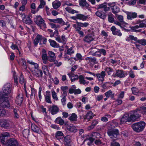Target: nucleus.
I'll return each mask as SVG.
<instances>
[{"label": "nucleus", "instance_id": "1", "mask_svg": "<svg viewBox=\"0 0 146 146\" xmlns=\"http://www.w3.org/2000/svg\"><path fill=\"white\" fill-rule=\"evenodd\" d=\"M34 21L35 23L42 30L46 28V25L45 21L40 15L36 16L34 18Z\"/></svg>", "mask_w": 146, "mask_h": 146}, {"label": "nucleus", "instance_id": "2", "mask_svg": "<svg viewBox=\"0 0 146 146\" xmlns=\"http://www.w3.org/2000/svg\"><path fill=\"white\" fill-rule=\"evenodd\" d=\"M12 85L9 83H7L3 86V93L1 96L8 97L12 93Z\"/></svg>", "mask_w": 146, "mask_h": 146}, {"label": "nucleus", "instance_id": "3", "mask_svg": "<svg viewBox=\"0 0 146 146\" xmlns=\"http://www.w3.org/2000/svg\"><path fill=\"white\" fill-rule=\"evenodd\" d=\"M145 125L146 124L144 122L141 121L133 124L132 125V127L134 131L136 132H139L143 130Z\"/></svg>", "mask_w": 146, "mask_h": 146}, {"label": "nucleus", "instance_id": "4", "mask_svg": "<svg viewBox=\"0 0 146 146\" xmlns=\"http://www.w3.org/2000/svg\"><path fill=\"white\" fill-rule=\"evenodd\" d=\"M8 97L0 96V106L4 108H8L10 107V104L8 100Z\"/></svg>", "mask_w": 146, "mask_h": 146}, {"label": "nucleus", "instance_id": "5", "mask_svg": "<svg viewBox=\"0 0 146 146\" xmlns=\"http://www.w3.org/2000/svg\"><path fill=\"white\" fill-rule=\"evenodd\" d=\"M139 108L140 107L133 111V113L129 116V121H134L141 117V111L139 110Z\"/></svg>", "mask_w": 146, "mask_h": 146}, {"label": "nucleus", "instance_id": "6", "mask_svg": "<svg viewBox=\"0 0 146 146\" xmlns=\"http://www.w3.org/2000/svg\"><path fill=\"white\" fill-rule=\"evenodd\" d=\"M107 132L109 136L111 139L116 138L119 135V130L116 129H108Z\"/></svg>", "mask_w": 146, "mask_h": 146}, {"label": "nucleus", "instance_id": "7", "mask_svg": "<svg viewBox=\"0 0 146 146\" xmlns=\"http://www.w3.org/2000/svg\"><path fill=\"white\" fill-rule=\"evenodd\" d=\"M108 5L110 7L113 13L116 14L119 11V8L116 5L115 2L108 3Z\"/></svg>", "mask_w": 146, "mask_h": 146}, {"label": "nucleus", "instance_id": "8", "mask_svg": "<svg viewBox=\"0 0 146 146\" xmlns=\"http://www.w3.org/2000/svg\"><path fill=\"white\" fill-rule=\"evenodd\" d=\"M6 145L7 146H18V144L16 139L11 138L7 140Z\"/></svg>", "mask_w": 146, "mask_h": 146}, {"label": "nucleus", "instance_id": "9", "mask_svg": "<svg viewBox=\"0 0 146 146\" xmlns=\"http://www.w3.org/2000/svg\"><path fill=\"white\" fill-rule=\"evenodd\" d=\"M94 32L92 31L91 34H88L85 36L83 39L84 41L88 43L94 40Z\"/></svg>", "mask_w": 146, "mask_h": 146}, {"label": "nucleus", "instance_id": "10", "mask_svg": "<svg viewBox=\"0 0 146 146\" xmlns=\"http://www.w3.org/2000/svg\"><path fill=\"white\" fill-rule=\"evenodd\" d=\"M48 110L52 115H54L58 112L59 109L56 105H54L52 106H50Z\"/></svg>", "mask_w": 146, "mask_h": 146}, {"label": "nucleus", "instance_id": "11", "mask_svg": "<svg viewBox=\"0 0 146 146\" xmlns=\"http://www.w3.org/2000/svg\"><path fill=\"white\" fill-rule=\"evenodd\" d=\"M32 72L34 76L38 78L42 77L43 74L42 71L38 68L35 69L32 71Z\"/></svg>", "mask_w": 146, "mask_h": 146}, {"label": "nucleus", "instance_id": "12", "mask_svg": "<svg viewBox=\"0 0 146 146\" xmlns=\"http://www.w3.org/2000/svg\"><path fill=\"white\" fill-rule=\"evenodd\" d=\"M9 136V134L8 133L5 132L0 137V141L2 143L6 145L7 137Z\"/></svg>", "mask_w": 146, "mask_h": 146}, {"label": "nucleus", "instance_id": "13", "mask_svg": "<svg viewBox=\"0 0 146 146\" xmlns=\"http://www.w3.org/2000/svg\"><path fill=\"white\" fill-rule=\"evenodd\" d=\"M110 30L114 35H117L119 36H121L122 35V33L120 32V30L117 29L115 26L112 27L110 28Z\"/></svg>", "mask_w": 146, "mask_h": 146}, {"label": "nucleus", "instance_id": "14", "mask_svg": "<svg viewBox=\"0 0 146 146\" xmlns=\"http://www.w3.org/2000/svg\"><path fill=\"white\" fill-rule=\"evenodd\" d=\"M64 136V134L62 131H58L55 134V137L57 140L59 141L61 143L60 140L63 139Z\"/></svg>", "mask_w": 146, "mask_h": 146}, {"label": "nucleus", "instance_id": "15", "mask_svg": "<svg viewBox=\"0 0 146 146\" xmlns=\"http://www.w3.org/2000/svg\"><path fill=\"white\" fill-rule=\"evenodd\" d=\"M129 115L127 113L124 114L122 117L120 121L121 123L124 124L127 121L128 122L131 121H129Z\"/></svg>", "mask_w": 146, "mask_h": 146}, {"label": "nucleus", "instance_id": "16", "mask_svg": "<svg viewBox=\"0 0 146 146\" xmlns=\"http://www.w3.org/2000/svg\"><path fill=\"white\" fill-rule=\"evenodd\" d=\"M106 75L105 71H102L100 73H98L96 74V76L99 81L103 82L104 80V77Z\"/></svg>", "mask_w": 146, "mask_h": 146}, {"label": "nucleus", "instance_id": "17", "mask_svg": "<svg viewBox=\"0 0 146 146\" xmlns=\"http://www.w3.org/2000/svg\"><path fill=\"white\" fill-rule=\"evenodd\" d=\"M127 74H125L123 71L122 70H116L115 75L118 77L122 78L125 77Z\"/></svg>", "mask_w": 146, "mask_h": 146}, {"label": "nucleus", "instance_id": "18", "mask_svg": "<svg viewBox=\"0 0 146 146\" xmlns=\"http://www.w3.org/2000/svg\"><path fill=\"white\" fill-rule=\"evenodd\" d=\"M23 100V95L22 94H19L16 98L15 102L19 106L21 104Z\"/></svg>", "mask_w": 146, "mask_h": 146}, {"label": "nucleus", "instance_id": "19", "mask_svg": "<svg viewBox=\"0 0 146 146\" xmlns=\"http://www.w3.org/2000/svg\"><path fill=\"white\" fill-rule=\"evenodd\" d=\"M49 21L55 23H59L62 25L65 24V22L63 20L62 18H57L54 19H48Z\"/></svg>", "mask_w": 146, "mask_h": 146}, {"label": "nucleus", "instance_id": "20", "mask_svg": "<svg viewBox=\"0 0 146 146\" xmlns=\"http://www.w3.org/2000/svg\"><path fill=\"white\" fill-rule=\"evenodd\" d=\"M71 136L69 135H67L64 137V144L65 146H69L71 141Z\"/></svg>", "mask_w": 146, "mask_h": 146}, {"label": "nucleus", "instance_id": "21", "mask_svg": "<svg viewBox=\"0 0 146 146\" xmlns=\"http://www.w3.org/2000/svg\"><path fill=\"white\" fill-rule=\"evenodd\" d=\"M50 92L47 91L46 92V95H45V100L47 103L51 104L52 101L51 100Z\"/></svg>", "mask_w": 146, "mask_h": 146}, {"label": "nucleus", "instance_id": "22", "mask_svg": "<svg viewBox=\"0 0 146 146\" xmlns=\"http://www.w3.org/2000/svg\"><path fill=\"white\" fill-rule=\"evenodd\" d=\"M137 16V13L135 12H128L127 14V19L129 20H132L136 18Z\"/></svg>", "mask_w": 146, "mask_h": 146}, {"label": "nucleus", "instance_id": "23", "mask_svg": "<svg viewBox=\"0 0 146 146\" xmlns=\"http://www.w3.org/2000/svg\"><path fill=\"white\" fill-rule=\"evenodd\" d=\"M43 39V37L42 35H38L36 37L34 40L33 43L35 46H36L39 41H40Z\"/></svg>", "mask_w": 146, "mask_h": 146}, {"label": "nucleus", "instance_id": "24", "mask_svg": "<svg viewBox=\"0 0 146 146\" xmlns=\"http://www.w3.org/2000/svg\"><path fill=\"white\" fill-rule=\"evenodd\" d=\"M48 54L50 59L48 60L50 62H52L56 58V57L54 53L52 51H49L48 52Z\"/></svg>", "mask_w": 146, "mask_h": 146}, {"label": "nucleus", "instance_id": "25", "mask_svg": "<svg viewBox=\"0 0 146 146\" xmlns=\"http://www.w3.org/2000/svg\"><path fill=\"white\" fill-rule=\"evenodd\" d=\"M95 14L97 16L103 19H106L107 17V15L105 13H102L99 11H97L95 13Z\"/></svg>", "mask_w": 146, "mask_h": 146}, {"label": "nucleus", "instance_id": "26", "mask_svg": "<svg viewBox=\"0 0 146 146\" xmlns=\"http://www.w3.org/2000/svg\"><path fill=\"white\" fill-rule=\"evenodd\" d=\"M95 116V115L91 111H90L86 115L84 119L90 120L92 119Z\"/></svg>", "mask_w": 146, "mask_h": 146}, {"label": "nucleus", "instance_id": "27", "mask_svg": "<svg viewBox=\"0 0 146 146\" xmlns=\"http://www.w3.org/2000/svg\"><path fill=\"white\" fill-rule=\"evenodd\" d=\"M1 126L2 127L7 128L9 127V124L8 121L5 119H3L0 121Z\"/></svg>", "mask_w": 146, "mask_h": 146}, {"label": "nucleus", "instance_id": "28", "mask_svg": "<svg viewBox=\"0 0 146 146\" xmlns=\"http://www.w3.org/2000/svg\"><path fill=\"white\" fill-rule=\"evenodd\" d=\"M67 130L70 132L75 133L77 131V129L76 127L74 125L70 126L67 128Z\"/></svg>", "mask_w": 146, "mask_h": 146}, {"label": "nucleus", "instance_id": "29", "mask_svg": "<svg viewBox=\"0 0 146 146\" xmlns=\"http://www.w3.org/2000/svg\"><path fill=\"white\" fill-rule=\"evenodd\" d=\"M23 21L24 23L28 24H30L32 22V21L29 16H27V17L24 18Z\"/></svg>", "mask_w": 146, "mask_h": 146}, {"label": "nucleus", "instance_id": "30", "mask_svg": "<svg viewBox=\"0 0 146 146\" xmlns=\"http://www.w3.org/2000/svg\"><path fill=\"white\" fill-rule=\"evenodd\" d=\"M77 17L78 19L85 21L88 18V16H85L83 14H77Z\"/></svg>", "mask_w": 146, "mask_h": 146}, {"label": "nucleus", "instance_id": "31", "mask_svg": "<svg viewBox=\"0 0 146 146\" xmlns=\"http://www.w3.org/2000/svg\"><path fill=\"white\" fill-rule=\"evenodd\" d=\"M77 115L74 113H72L68 118L71 122L75 121L77 120Z\"/></svg>", "mask_w": 146, "mask_h": 146}, {"label": "nucleus", "instance_id": "32", "mask_svg": "<svg viewBox=\"0 0 146 146\" xmlns=\"http://www.w3.org/2000/svg\"><path fill=\"white\" fill-rule=\"evenodd\" d=\"M68 89V87L67 86H62L60 87V89L62 92L61 93L62 95L67 96L66 90Z\"/></svg>", "mask_w": 146, "mask_h": 146}, {"label": "nucleus", "instance_id": "33", "mask_svg": "<svg viewBox=\"0 0 146 146\" xmlns=\"http://www.w3.org/2000/svg\"><path fill=\"white\" fill-rule=\"evenodd\" d=\"M41 57L44 63L46 64L48 63V61L49 60V57L47 54H42Z\"/></svg>", "mask_w": 146, "mask_h": 146}, {"label": "nucleus", "instance_id": "34", "mask_svg": "<svg viewBox=\"0 0 146 146\" xmlns=\"http://www.w3.org/2000/svg\"><path fill=\"white\" fill-rule=\"evenodd\" d=\"M104 70L106 72L108 75H110L114 71L113 68L110 67H107L105 68Z\"/></svg>", "mask_w": 146, "mask_h": 146}, {"label": "nucleus", "instance_id": "35", "mask_svg": "<svg viewBox=\"0 0 146 146\" xmlns=\"http://www.w3.org/2000/svg\"><path fill=\"white\" fill-rule=\"evenodd\" d=\"M79 3L80 6L82 7H88L89 6V5L87 3L86 0H79Z\"/></svg>", "mask_w": 146, "mask_h": 146}, {"label": "nucleus", "instance_id": "36", "mask_svg": "<svg viewBox=\"0 0 146 146\" xmlns=\"http://www.w3.org/2000/svg\"><path fill=\"white\" fill-rule=\"evenodd\" d=\"M50 45L53 47H58L59 46L58 44L54 40L49 39L48 40Z\"/></svg>", "mask_w": 146, "mask_h": 146}, {"label": "nucleus", "instance_id": "37", "mask_svg": "<svg viewBox=\"0 0 146 146\" xmlns=\"http://www.w3.org/2000/svg\"><path fill=\"white\" fill-rule=\"evenodd\" d=\"M31 129L35 132L38 133L39 131V128L34 124H32Z\"/></svg>", "mask_w": 146, "mask_h": 146}, {"label": "nucleus", "instance_id": "38", "mask_svg": "<svg viewBox=\"0 0 146 146\" xmlns=\"http://www.w3.org/2000/svg\"><path fill=\"white\" fill-rule=\"evenodd\" d=\"M55 121L56 123L61 125H62L64 123V120L60 117L57 118Z\"/></svg>", "mask_w": 146, "mask_h": 146}, {"label": "nucleus", "instance_id": "39", "mask_svg": "<svg viewBox=\"0 0 146 146\" xmlns=\"http://www.w3.org/2000/svg\"><path fill=\"white\" fill-rule=\"evenodd\" d=\"M108 21L109 22L112 23L114 21V18L113 17V15L111 13H109L108 15Z\"/></svg>", "mask_w": 146, "mask_h": 146}, {"label": "nucleus", "instance_id": "40", "mask_svg": "<svg viewBox=\"0 0 146 146\" xmlns=\"http://www.w3.org/2000/svg\"><path fill=\"white\" fill-rule=\"evenodd\" d=\"M79 82L80 84L84 85L86 84V80L84 79V76L82 75L79 76Z\"/></svg>", "mask_w": 146, "mask_h": 146}, {"label": "nucleus", "instance_id": "41", "mask_svg": "<svg viewBox=\"0 0 146 146\" xmlns=\"http://www.w3.org/2000/svg\"><path fill=\"white\" fill-rule=\"evenodd\" d=\"M137 43H138L142 46H145L146 45V40L143 38L137 40Z\"/></svg>", "mask_w": 146, "mask_h": 146}, {"label": "nucleus", "instance_id": "42", "mask_svg": "<svg viewBox=\"0 0 146 146\" xmlns=\"http://www.w3.org/2000/svg\"><path fill=\"white\" fill-rule=\"evenodd\" d=\"M86 60H88L89 62H92L94 63L96 62V59L95 57H87L85 58Z\"/></svg>", "mask_w": 146, "mask_h": 146}, {"label": "nucleus", "instance_id": "43", "mask_svg": "<svg viewBox=\"0 0 146 146\" xmlns=\"http://www.w3.org/2000/svg\"><path fill=\"white\" fill-rule=\"evenodd\" d=\"M76 23L77 25L82 27H86L89 25V23H80L77 22Z\"/></svg>", "mask_w": 146, "mask_h": 146}, {"label": "nucleus", "instance_id": "44", "mask_svg": "<svg viewBox=\"0 0 146 146\" xmlns=\"http://www.w3.org/2000/svg\"><path fill=\"white\" fill-rule=\"evenodd\" d=\"M18 110L16 109H14L13 110L14 113V117L15 118L18 119L19 117V115L18 113Z\"/></svg>", "mask_w": 146, "mask_h": 146}, {"label": "nucleus", "instance_id": "45", "mask_svg": "<svg viewBox=\"0 0 146 146\" xmlns=\"http://www.w3.org/2000/svg\"><path fill=\"white\" fill-rule=\"evenodd\" d=\"M27 62L33 65L34 66L35 69L38 68V65L37 63L33 62L32 61L29 60H28Z\"/></svg>", "mask_w": 146, "mask_h": 146}, {"label": "nucleus", "instance_id": "46", "mask_svg": "<svg viewBox=\"0 0 146 146\" xmlns=\"http://www.w3.org/2000/svg\"><path fill=\"white\" fill-rule=\"evenodd\" d=\"M117 19L120 22L123 23L125 25H127L128 24L127 23H126L123 21V18L122 16L119 15L117 17Z\"/></svg>", "mask_w": 146, "mask_h": 146}, {"label": "nucleus", "instance_id": "47", "mask_svg": "<svg viewBox=\"0 0 146 146\" xmlns=\"http://www.w3.org/2000/svg\"><path fill=\"white\" fill-rule=\"evenodd\" d=\"M63 97L61 99V102L62 103V105L64 106L66 104V98L67 96L62 95Z\"/></svg>", "mask_w": 146, "mask_h": 146}, {"label": "nucleus", "instance_id": "48", "mask_svg": "<svg viewBox=\"0 0 146 146\" xmlns=\"http://www.w3.org/2000/svg\"><path fill=\"white\" fill-rule=\"evenodd\" d=\"M50 25L52 28H54L55 30H57V28H60V25L53 23H50Z\"/></svg>", "mask_w": 146, "mask_h": 146}, {"label": "nucleus", "instance_id": "49", "mask_svg": "<svg viewBox=\"0 0 146 146\" xmlns=\"http://www.w3.org/2000/svg\"><path fill=\"white\" fill-rule=\"evenodd\" d=\"M61 4V3L60 1H58L56 3H53V7L54 9H57L60 7Z\"/></svg>", "mask_w": 146, "mask_h": 146}, {"label": "nucleus", "instance_id": "50", "mask_svg": "<svg viewBox=\"0 0 146 146\" xmlns=\"http://www.w3.org/2000/svg\"><path fill=\"white\" fill-rule=\"evenodd\" d=\"M110 146H120V145L119 143L115 142V140L113 139L111 142Z\"/></svg>", "mask_w": 146, "mask_h": 146}, {"label": "nucleus", "instance_id": "51", "mask_svg": "<svg viewBox=\"0 0 146 146\" xmlns=\"http://www.w3.org/2000/svg\"><path fill=\"white\" fill-rule=\"evenodd\" d=\"M29 131L28 129H25L23 131V134L24 137H26L29 135Z\"/></svg>", "mask_w": 146, "mask_h": 146}, {"label": "nucleus", "instance_id": "52", "mask_svg": "<svg viewBox=\"0 0 146 146\" xmlns=\"http://www.w3.org/2000/svg\"><path fill=\"white\" fill-rule=\"evenodd\" d=\"M42 69L43 71L44 74L46 75H47V73L48 72L47 67L46 66H43L42 67Z\"/></svg>", "mask_w": 146, "mask_h": 146}, {"label": "nucleus", "instance_id": "53", "mask_svg": "<svg viewBox=\"0 0 146 146\" xmlns=\"http://www.w3.org/2000/svg\"><path fill=\"white\" fill-rule=\"evenodd\" d=\"M52 97L56 101L58 100V98L57 97L56 93L54 91L52 92Z\"/></svg>", "mask_w": 146, "mask_h": 146}, {"label": "nucleus", "instance_id": "54", "mask_svg": "<svg viewBox=\"0 0 146 146\" xmlns=\"http://www.w3.org/2000/svg\"><path fill=\"white\" fill-rule=\"evenodd\" d=\"M114 23L115 24L120 26L121 28H123V26L125 27V25H126L124 24L123 23L120 22V21L119 22L117 21H114Z\"/></svg>", "mask_w": 146, "mask_h": 146}, {"label": "nucleus", "instance_id": "55", "mask_svg": "<svg viewBox=\"0 0 146 146\" xmlns=\"http://www.w3.org/2000/svg\"><path fill=\"white\" fill-rule=\"evenodd\" d=\"M131 90L132 93L135 95L137 94L139 92L138 89L135 87H132Z\"/></svg>", "mask_w": 146, "mask_h": 146}, {"label": "nucleus", "instance_id": "56", "mask_svg": "<svg viewBox=\"0 0 146 146\" xmlns=\"http://www.w3.org/2000/svg\"><path fill=\"white\" fill-rule=\"evenodd\" d=\"M110 84L109 82L106 83L102 85V87L104 89H108L110 87Z\"/></svg>", "mask_w": 146, "mask_h": 146}, {"label": "nucleus", "instance_id": "57", "mask_svg": "<svg viewBox=\"0 0 146 146\" xmlns=\"http://www.w3.org/2000/svg\"><path fill=\"white\" fill-rule=\"evenodd\" d=\"M92 55L93 56H96L98 57H100L101 56V54L100 52V51L99 50L93 53Z\"/></svg>", "mask_w": 146, "mask_h": 146}, {"label": "nucleus", "instance_id": "58", "mask_svg": "<svg viewBox=\"0 0 146 146\" xmlns=\"http://www.w3.org/2000/svg\"><path fill=\"white\" fill-rule=\"evenodd\" d=\"M7 114L5 110L0 108V116H3Z\"/></svg>", "mask_w": 146, "mask_h": 146}, {"label": "nucleus", "instance_id": "59", "mask_svg": "<svg viewBox=\"0 0 146 146\" xmlns=\"http://www.w3.org/2000/svg\"><path fill=\"white\" fill-rule=\"evenodd\" d=\"M11 48L13 50L17 49L19 51V53L20 54V52L19 51V49L18 48V46L15 44H14L13 43H12V45L11 46Z\"/></svg>", "mask_w": 146, "mask_h": 146}, {"label": "nucleus", "instance_id": "60", "mask_svg": "<svg viewBox=\"0 0 146 146\" xmlns=\"http://www.w3.org/2000/svg\"><path fill=\"white\" fill-rule=\"evenodd\" d=\"M58 33V31L57 30H56L54 33L52 32L50 33V36L51 37H54V35H55L56 36H57Z\"/></svg>", "mask_w": 146, "mask_h": 146}, {"label": "nucleus", "instance_id": "61", "mask_svg": "<svg viewBox=\"0 0 146 146\" xmlns=\"http://www.w3.org/2000/svg\"><path fill=\"white\" fill-rule=\"evenodd\" d=\"M31 93L30 96V98H33L35 95V90L33 88H31Z\"/></svg>", "mask_w": 146, "mask_h": 146}, {"label": "nucleus", "instance_id": "62", "mask_svg": "<svg viewBox=\"0 0 146 146\" xmlns=\"http://www.w3.org/2000/svg\"><path fill=\"white\" fill-rule=\"evenodd\" d=\"M74 51L73 50L72 47L70 48H68L67 50V54L69 55H70L71 54H73L74 53Z\"/></svg>", "mask_w": 146, "mask_h": 146}, {"label": "nucleus", "instance_id": "63", "mask_svg": "<svg viewBox=\"0 0 146 146\" xmlns=\"http://www.w3.org/2000/svg\"><path fill=\"white\" fill-rule=\"evenodd\" d=\"M79 76L78 75H76L71 77V80L72 82L74 81L77 80L79 78Z\"/></svg>", "mask_w": 146, "mask_h": 146}, {"label": "nucleus", "instance_id": "64", "mask_svg": "<svg viewBox=\"0 0 146 146\" xmlns=\"http://www.w3.org/2000/svg\"><path fill=\"white\" fill-rule=\"evenodd\" d=\"M107 4V3H104L102 4H100L98 5V9H104V7Z\"/></svg>", "mask_w": 146, "mask_h": 146}]
</instances>
